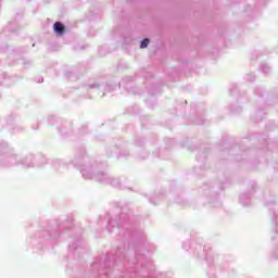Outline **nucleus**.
I'll list each match as a JSON object with an SVG mask.
<instances>
[{"mask_svg":"<svg viewBox=\"0 0 278 278\" xmlns=\"http://www.w3.org/2000/svg\"><path fill=\"white\" fill-rule=\"evenodd\" d=\"M53 29L59 36H63L64 31H66V27H64V24H62L61 22L54 23Z\"/></svg>","mask_w":278,"mask_h":278,"instance_id":"obj_1","label":"nucleus"},{"mask_svg":"<svg viewBox=\"0 0 278 278\" xmlns=\"http://www.w3.org/2000/svg\"><path fill=\"white\" fill-rule=\"evenodd\" d=\"M149 39H143L140 45V49H147L149 47Z\"/></svg>","mask_w":278,"mask_h":278,"instance_id":"obj_2","label":"nucleus"}]
</instances>
